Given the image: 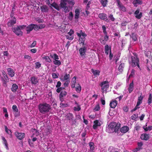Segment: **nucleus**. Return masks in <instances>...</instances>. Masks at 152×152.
Instances as JSON below:
<instances>
[{
  "mask_svg": "<svg viewBox=\"0 0 152 152\" xmlns=\"http://www.w3.org/2000/svg\"><path fill=\"white\" fill-rule=\"evenodd\" d=\"M135 7H137L138 4H141L142 1L140 0H134L132 2Z\"/></svg>",
  "mask_w": 152,
  "mask_h": 152,
  "instance_id": "obj_22",
  "label": "nucleus"
},
{
  "mask_svg": "<svg viewBox=\"0 0 152 152\" xmlns=\"http://www.w3.org/2000/svg\"><path fill=\"white\" fill-rule=\"evenodd\" d=\"M75 4L74 0H61L60 5L61 7H65V6H66L68 4L73 6Z\"/></svg>",
  "mask_w": 152,
  "mask_h": 152,
  "instance_id": "obj_5",
  "label": "nucleus"
},
{
  "mask_svg": "<svg viewBox=\"0 0 152 152\" xmlns=\"http://www.w3.org/2000/svg\"><path fill=\"white\" fill-rule=\"evenodd\" d=\"M40 9L42 12H47L49 10V8L46 5H44L41 7Z\"/></svg>",
  "mask_w": 152,
  "mask_h": 152,
  "instance_id": "obj_20",
  "label": "nucleus"
},
{
  "mask_svg": "<svg viewBox=\"0 0 152 152\" xmlns=\"http://www.w3.org/2000/svg\"><path fill=\"white\" fill-rule=\"evenodd\" d=\"M12 109L14 112L17 113L18 112V109L17 106L16 105H13L12 107Z\"/></svg>",
  "mask_w": 152,
  "mask_h": 152,
  "instance_id": "obj_42",
  "label": "nucleus"
},
{
  "mask_svg": "<svg viewBox=\"0 0 152 152\" xmlns=\"http://www.w3.org/2000/svg\"><path fill=\"white\" fill-rule=\"evenodd\" d=\"M52 76L54 78H56L58 77V76L55 73H52Z\"/></svg>",
  "mask_w": 152,
  "mask_h": 152,
  "instance_id": "obj_62",
  "label": "nucleus"
},
{
  "mask_svg": "<svg viewBox=\"0 0 152 152\" xmlns=\"http://www.w3.org/2000/svg\"><path fill=\"white\" fill-rule=\"evenodd\" d=\"M7 70L8 72V74L10 76L12 77L14 76L15 72L14 70L10 68L7 69Z\"/></svg>",
  "mask_w": 152,
  "mask_h": 152,
  "instance_id": "obj_18",
  "label": "nucleus"
},
{
  "mask_svg": "<svg viewBox=\"0 0 152 152\" xmlns=\"http://www.w3.org/2000/svg\"><path fill=\"white\" fill-rule=\"evenodd\" d=\"M12 30L13 32L17 36H21L23 35V32L21 31L19 28L17 26L12 28Z\"/></svg>",
  "mask_w": 152,
  "mask_h": 152,
  "instance_id": "obj_6",
  "label": "nucleus"
},
{
  "mask_svg": "<svg viewBox=\"0 0 152 152\" xmlns=\"http://www.w3.org/2000/svg\"><path fill=\"white\" fill-rule=\"evenodd\" d=\"M73 110L75 111H78L81 110L80 106H78L75 107L73 108Z\"/></svg>",
  "mask_w": 152,
  "mask_h": 152,
  "instance_id": "obj_47",
  "label": "nucleus"
},
{
  "mask_svg": "<svg viewBox=\"0 0 152 152\" xmlns=\"http://www.w3.org/2000/svg\"><path fill=\"white\" fill-rule=\"evenodd\" d=\"M89 146L90 148V150H94L95 149V147H94V142H90L88 143Z\"/></svg>",
  "mask_w": 152,
  "mask_h": 152,
  "instance_id": "obj_33",
  "label": "nucleus"
},
{
  "mask_svg": "<svg viewBox=\"0 0 152 152\" xmlns=\"http://www.w3.org/2000/svg\"><path fill=\"white\" fill-rule=\"evenodd\" d=\"M129 130V128L127 126H124L122 127L120 129V131L122 133H125Z\"/></svg>",
  "mask_w": 152,
  "mask_h": 152,
  "instance_id": "obj_19",
  "label": "nucleus"
},
{
  "mask_svg": "<svg viewBox=\"0 0 152 152\" xmlns=\"http://www.w3.org/2000/svg\"><path fill=\"white\" fill-rule=\"evenodd\" d=\"M70 77V75L69 74H66L64 76V78L61 79V80L63 81L67 80Z\"/></svg>",
  "mask_w": 152,
  "mask_h": 152,
  "instance_id": "obj_38",
  "label": "nucleus"
},
{
  "mask_svg": "<svg viewBox=\"0 0 152 152\" xmlns=\"http://www.w3.org/2000/svg\"><path fill=\"white\" fill-rule=\"evenodd\" d=\"M79 41L80 44H82L83 45H86V44H84V42L85 39V37H79Z\"/></svg>",
  "mask_w": 152,
  "mask_h": 152,
  "instance_id": "obj_30",
  "label": "nucleus"
},
{
  "mask_svg": "<svg viewBox=\"0 0 152 152\" xmlns=\"http://www.w3.org/2000/svg\"><path fill=\"white\" fill-rule=\"evenodd\" d=\"M76 82V77L74 76L72 79V84H75Z\"/></svg>",
  "mask_w": 152,
  "mask_h": 152,
  "instance_id": "obj_53",
  "label": "nucleus"
},
{
  "mask_svg": "<svg viewBox=\"0 0 152 152\" xmlns=\"http://www.w3.org/2000/svg\"><path fill=\"white\" fill-rule=\"evenodd\" d=\"M100 86L102 87V90L103 93L105 91H106L107 89L108 88L109 86L108 82L107 81L102 82Z\"/></svg>",
  "mask_w": 152,
  "mask_h": 152,
  "instance_id": "obj_7",
  "label": "nucleus"
},
{
  "mask_svg": "<svg viewBox=\"0 0 152 152\" xmlns=\"http://www.w3.org/2000/svg\"><path fill=\"white\" fill-rule=\"evenodd\" d=\"M147 123L146 124L145 126H144L143 127V129L145 131H150L152 129V126H149L148 127H147Z\"/></svg>",
  "mask_w": 152,
  "mask_h": 152,
  "instance_id": "obj_24",
  "label": "nucleus"
},
{
  "mask_svg": "<svg viewBox=\"0 0 152 152\" xmlns=\"http://www.w3.org/2000/svg\"><path fill=\"white\" fill-rule=\"evenodd\" d=\"M120 127V124L118 123L116 124L115 122H112L108 125L107 130L110 133L114 132H116Z\"/></svg>",
  "mask_w": 152,
  "mask_h": 152,
  "instance_id": "obj_2",
  "label": "nucleus"
},
{
  "mask_svg": "<svg viewBox=\"0 0 152 152\" xmlns=\"http://www.w3.org/2000/svg\"><path fill=\"white\" fill-rule=\"evenodd\" d=\"M64 88V87H60L56 89V91L57 93H59Z\"/></svg>",
  "mask_w": 152,
  "mask_h": 152,
  "instance_id": "obj_54",
  "label": "nucleus"
},
{
  "mask_svg": "<svg viewBox=\"0 0 152 152\" xmlns=\"http://www.w3.org/2000/svg\"><path fill=\"white\" fill-rule=\"evenodd\" d=\"M140 138L142 140H147L149 139V134L144 133L141 134Z\"/></svg>",
  "mask_w": 152,
  "mask_h": 152,
  "instance_id": "obj_17",
  "label": "nucleus"
},
{
  "mask_svg": "<svg viewBox=\"0 0 152 152\" xmlns=\"http://www.w3.org/2000/svg\"><path fill=\"white\" fill-rule=\"evenodd\" d=\"M43 59H45L46 61L48 62L49 63L51 62L52 61L50 59L49 57L48 56H45L42 57Z\"/></svg>",
  "mask_w": 152,
  "mask_h": 152,
  "instance_id": "obj_36",
  "label": "nucleus"
},
{
  "mask_svg": "<svg viewBox=\"0 0 152 152\" xmlns=\"http://www.w3.org/2000/svg\"><path fill=\"white\" fill-rule=\"evenodd\" d=\"M73 17V15L72 14V12H71L69 13V19L70 20H71L72 19Z\"/></svg>",
  "mask_w": 152,
  "mask_h": 152,
  "instance_id": "obj_50",
  "label": "nucleus"
},
{
  "mask_svg": "<svg viewBox=\"0 0 152 152\" xmlns=\"http://www.w3.org/2000/svg\"><path fill=\"white\" fill-rule=\"evenodd\" d=\"M129 63L133 67H134L137 66L140 68L139 59L136 56L131 57V61H129Z\"/></svg>",
  "mask_w": 152,
  "mask_h": 152,
  "instance_id": "obj_3",
  "label": "nucleus"
},
{
  "mask_svg": "<svg viewBox=\"0 0 152 152\" xmlns=\"http://www.w3.org/2000/svg\"><path fill=\"white\" fill-rule=\"evenodd\" d=\"M75 19H77L79 17L80 13V10L78 9H77L75 10Z\"/></svg>",
  "mask_w": 152,
  "mask_h": 152,
  "instance_id": "obj_23",
  "label": "nucleus"
},
{
  "mask_svg": "<svg viewBox=\"0 0 152 152\" xmlns=\"http://www.w3.org/2000/svg\"><path fill=\"white\" fill-rule=\"evenodd\" d=\"M142 13L141 12L139 14L136 15L135 17L138 19H140L142 16Z\"/></svg>",
  "mask_w": 152,
  "mask_h": 152,
  "instance_id": "obj_48",
  "label": "nucleus"
},
{
  "mask_svg": "<svg viewBox=\"0 0 152 152\" xmlns=\"http://www.w3.org/2000/svg\"><path fill=\"white\" fill-rule=\"evenodd\" d=\"M87 48V45H83L79 50L80 55L81 56H84L86 51Z\"/></svg>",
  "mask_w": 152,
  "mask_h": 152,
  "instance_id": "obj_9",
  "label": "nucleus"
},
{
  "mask_svg": "<svg viewBox=\"0 0 152 152\" xmlns=\"http://www.w3.org/2000/svg\"><path fill=\"white\" fill-rule=\"evenodd\" d=\"M67 92L65 91H63L61 92L59 96L61 97H64L65 96Z\"/></svg>",
  "mask_w": 152,
  "mask_h": 152,
  "instance_id": "obj_39",
  "label": "nucleus"
},
{
  "mask_svg": "<svg viewBox=\"0 0 152 152\" xmlns=\"http://www.w3.org/2000/svg\"><path fill=\"white\" fill-rule=\"evenodd\" d=\"M73 33H74L72 29H71L70 30V31L68 33V34L70 36H72V34H73Z\"/></svg>",
  "mask_w": 152,
  "mask_h": 152,
  "instance_id": "obj_60",
  "label": "nucleus"
},
{
  "mask_svg": "<svg viewBox=\"0 0 152 152\" xmlns=\"http://www.w3.org/2000/svg\"><path fill=\"white\" fill-rule=\"evenodd\" d=\"M137 117V115L135 114H134L132 116V120H134L136 119V118Z\"/></svg>",
  "mask_w": 152,
  "mask_h": 152,
  "instance_id": "obj_56",
  "label": "nucleus"
},
{
  "mask_svg": "<svg viewBox=\"0 0 152 152\" xmlns=\"http://www.w3.org/2000/svg\"><path fill=\"white\" fill-rule=\"evenodd\" d=\"M108 39V36H107V34L105 35V36L104 37H102L100 39V42L103 44H105L106 42Z\"/></svg>",
  "mask_w": 152,
  "mask_h": 152,
  "instance_id": "obj_16",
  "label": "nucleus"
},
{
  "mask_svg": "<svg viewBox=\"0 0 152 152\" xmlns=\"http://www.w3.org/2000/svg\"><path fill=\"white\" fill-rule=\"evenodd\" d=\"M99 17L101 20H104L105 21L109 22V20H108L107 17L105 14L104 13H100L99 15Z\"/></svg>",
  "mask_w": 152,
  "mask_h": 152,
  "instance_id": "obj_12",
  "label": "nucleus"
},
{
  "mask_svg": "<svg viewBox=\"0 0 152 152\" xmlns=\"http://www.w3.org/2000/svg\"><path fill=\"white\" fill-rule=\"evenodd\" d=\"M31 131L33 132H34L36 133V134L37 135L38 134L39 132H38L37 130L36 129H31Z\"/></svg>",
  "mask_w": 152,
  "mask_h": 152,
  "instance_id": "obj_63",
  "label": "nucleus"
},
{
  "mask_svg": "<svg viewBox=\"0 0 152 152\" xmlns=\"http://www.w3.org/2000/svg\"><path fill=\"white\" fill-rule=\"evenodd\" d=\"M109 46L108 45H107L105 46L104 52L105 54L107 55H108L109 53Z\"/></svg>",
  "mask_w": 152,
  "mask_h": 152,
  "instance_id": "obj_35",
  "label": "nucleus"
},
{
  "mask_svg": "<svg viewBox=\"0 0 152 152\" xmlns=\"http://www.w3.org/2000/svg\"><path fill=\"white\" fill-rule=\"evenodd\" d=\"M143 97L142 96V94H141V95H140V96L138 97V101L137 102V105H140V104L142 103V100L143 99Z\"/></svg>",
  "mask_w": 152,
  "mask_h": 152,
  "instance_id": "obj_29",
  "label": "nucleus"
},
{
  "mask_svg": "<svg viewBox=\"0 0 152 152\" xmlns=\"http://www.w3.org/2000/svg\"><path fill=\"white\" fill-rule=\"evenodd\" d=\"M38 107L39 112L42 114H45L49 112L51 109L50 105L46 103L40 104Z\"/></svg>",
  "mask_w": 152,
  "mask_h": 152,
  "instance_id": "obj_1",
  "label": "nucleus"
},
{
  "mask_svg": "<svg viewBox=\"0 0 152 152\" xmlns=\"http://www.w3.org/2000/svg\"><path fill=\"white\" fill-rule=\"evenodd\" d=\"M18 26L20 28V29L21 30V29H23L25 28L26 27V26L25 25H20L19 26Z\"/></svg>",
  "mask_w": 152,
  "mask_h": 152,
  "instance_id": "obj_55",
  "label": "nucleus"
},
{
  "mask_svg": "<svg viewBox=\"0 0 152 152\" xmlns=\"http://www.w3.org/2000/svg\"><path fill=\"white\" fill-rule=\"evenodd\" d=\"M5 132L8 134L11 135L12 132L6 126H5Z\"/></svg>",
  "mask_w": 152,
  "mask_h": 152,
  "instance_id": "obj_43",
  "label": "nucleus"
},
{
  "mask_svg": "<svg viewBox=\"0 0 152 152\" xmlns=\"http://www.w3.org/2000/svg\"><path fill=\"white\" fill-rule=\"evenodd\" d=\"M18 88V86L15 84H13L11 88L12 91L14 92H15L16 91Z\"/></svg>",
  "mask_w": 152,
  "mask_h": 152,
  "instance_id": "obj_26",
  "label": "nucleus"
},
{
  "mask_svg": "<svg viewBox=\"0 0 152 152\" xmlns=\"http://www.w3.org/2000/svg\"><path fill=\"white\" fill-rule=\"evenodd\" d=\"M54 64L58 66H59L61 64V61L58 60H54L53 61Z\"/></svg>",
  "mask_w": 152,
  "mask_h": 152,
  "instance_id": "obj_41",
  "label": "nucleus"
},
{
  "mask_svg": "<svg viewBox=\"0 0 152 152\" xmlns=\"http://www.w3.org/2000/svg\"><path fill=\"white\" fill-rule=\"evenodd\" d=\"M16 22V19L15 17L9 18L7 25L9 27H12Z\"/></svg>",
  "mask_w": 152,
  "mask_h": 152,
  "instance_id": "obj_8",
  "label": "nucleus"
},
{
  "mask_svg": "<svg viewBox=\"0 0 152 152\" xmlns=\"http://www.w3.org/2000/svg\"><path fill=\"white\" fill-rule=\"evenodd\" d=\"M51 5L55 8L58 10H59V8L58 6L56 3H53L51 4Z\"/></svg>",
  "mask_w": 152,
  "mask_h": 152,
  "instance_id": "obj_37",
  "label": "nucleus"
},
{
  "mask_svg": "<svg viewBox=\"0 0 152 152\" xmlns=\"http://www.w3.org/2000/svg\"><path fill=\"white\" fill-rule=\"evenodd\" d=\"M117 104V102L115 100H113L110 103V107L112 108H115Z\"/></svg>",
  "mask_w": 152,
  "mask_h": 152,
  "instance_id": "obj_21",
  "label": "nucleus"
},
{
  "mask_svg": "<svg viewBox=\"0 0 152 152\" xmlns=\"http://www.w3.org/2000/svg\"><path fill=\"white\" fill-rule=\"evenodd\" d=\"M113 54L112 53L111 51L110 48V55H109V58L110 60H111L113 57Z\"/></svg>",
  "mask_w": 152,
  "mask_h": 152,
  "instance_id": "obj_58",
  "label": "nucleus"
},
{
  "mask_svg": "<svg viewBox=\"0 0 152 152\" xmlns=\"http://www.w3.org/2000/svg\"><path fill=\"white\" fill-rule=\"evenodd\" d=\"M100 123L101 121H99L97 120L94 121V124L93 126V128L94 129H96L98 127L100 126L101 125Z\"/></svg>",
  "mask_w": 152,
  "mask_h": 152,
  "instance_id": "obj_14",
  "label": "nucleus"
},
{
  "mask_svg": "<svg viewBox=\"0 0 152 152\" xmlns=\"http://www.w3.org/2000/svg\"><path fill=\"white\" fill-rule=\"evenodd\" d=\"M116 0L118 6L120 8V10L124 12L126 11V8L121 3L120 0Z\"/></svg>",
  "mask_w": 152,
  "mask_h": 152,
  "instance_id": "obj_13",
  "label": "nucleus"
},
{
  "mask_svg": "<svg viewBox=\"0 0 152 152\" xmlns=\"http://www.w3.org/2000/svg\"><path fill=\"white\" fill-rule=\"evenodd\" d=\"M91 72L95 76L99 75L100 71L98 70H94V69H91Z\"/></svg>",
  "mask_w": 152,
  "mask_h": 152,
  "instance_id": "obj_31",
  "label": "nucleus"
},
{
  "mask_svg": "<svg viewBox=\"0 0 152 152\" xmlns=\"http://www.w3.org/2000/svg\"><path fill=\"white\" fill-rule=\"evenodd\" d=\"M2 139L3 141V143L5 145L6 149H8V144L5 138L4 137H2Z\"/></svg>",
  "mask_w": 152,
  "mask_h": 152,
  "instance_id": "obj_34",
  "label": "nucleus"
},
{
  "mask_svg": "<svg viewBox=\"0 0 152 152\" xmlns=\"http://www.w3.org/2000/svg\"><path fill=\"white\" fill-rule=\"evenodd\" d=\"M152 96L151 94H150L148 100V104H150L152 102Z\"/></svg>",
  "mask_w": 152,
  "mask_h": 152,
  "instance_id": "obj_45",
  "label": "nucleus"
},
{
  "mask_svg": "<svg viewBox=\"0 0 152 152\" xmlns=\"http://www.w3.org/2000/svg\"><path fill=\"white\" fill-rule=\"evenodd\" d=\"M134 88V86L133 82H132L129 85L128 90L129 93H131L133 91Z\"/></svg>",
  "mask_w": 152,
  "mask_h": 152,
  "instance_id": "obj_27",
  "label": "nucleus"
},
{
  "mask_svg": "<svg viewBox=\"0 0 152 152\" xmlns=\"http://www.w3.org/2000/svg\"><path fill=\"white\" fill-rule=\"evenodd\" d=\"M131 37L134 41H135L137 40V39L136 37V34L134 33H132L131 35Z\"/></svg>",
  "mask_w": 152,
  "mask_h": 152,
  "instance_id": "obj_40",
  "label": "nucleus"
},
{
  "mask_svg": "<svg viewBox=\"0 0 152 152\" xmlns=\"http://www.w3.org/2000/svg\"><path fill=\"white\" fill-rule=\"evenodd\" d=\"M34 25V24H31L26 27V30L27 31V34H29L33 30Z\"/></svg>",
  "mask_w": 152,
  "mask_h": 152,
  "instance_id": "obj_15",
  "label": "nucleus"
},
{
  "mask_svg": "<svg viewBox=\"0 0 152 152\" xmlns=\"http://www.w3.org/2000/svg\"><path fill=\"white\" fill-rule=\"evenodd\" d=\"M66 38L69 40H72L74 38L73 36H69L68 35H66Z\"/></svg>",
  "mask_w": 152,
  "mask_h": 152,
  "instance_id": "obj_59",
  "label": "nucleus"
},
{
  "mask_svg": "<svg viewBox=\"0 0 152 152\" xmlns=\"http://www.w3.org/2000/svg\"><path fill=\"white\" fill-rule=\"evenodd\" d=\"M54 60H58L59 59L58 56L56 53L54 54Z\"/></svg>",
  "mask_w": 152,
  "mask_h": 152,
  "instance_id": "obj_64",
  "label": "nucleus"
},
{
  "mask_svg": "<svg viewBox=\"0 0 152 152\" xmlns=\"http://www.w3.org/2000/svg\"><path fill=\"white\" fill-rule=\"evenodd\" d=\"M102 29L103 31V32L104 33V34L106 35L107 34V31H106V28L105 27V26L104 25L102 27Z\"/></svg>",
  "mask_w": 152,
  "mask_h": 152,
  "instance_id": "obj_51",
  "label": "nucleus"
},
{
  "mask_svg": "<svg viewBox=\"0 0 152 152\" xmlns=\"http://www.w3.org/2000/svg\"><path fill=\"white\" fill-rule=\"evenodd\" d=\"M66 120L69 121V123L72 125L75 124L76 123V120L74 118L73 114L71 113L67 114L65 116Z\"/></svg>",
  "mask_w": 152,
  "mask_h": 152,
  "instance_id": "obj_4",
  "label": "nucleus"
},
{
  "mask_svg": "<svg viewBox=\"0 0 152 152\" xmlns=\"http://www.w3.org/2000/svg\"><path fill=\"white\" fill-rule=\"evenodd\" d=\"M108 18H110V20L113 21H114L115 20V19L113 17V15L112 14L108 16Z\"/></svg>",
  "mask_w": 152,
  "mask_h": 152,
  "instance_id": "obj_49",
  "label": "nucleus"
},
{
  "mask_svg": "<svg viewBox=\"0 0 152 152\" xmlns=\"http://www.w3.org/2000/svg\"><path fill=\"white\" fill-rule=\"evenodd\" d=\"M15 134L16 137L19 140H22L25 137V134L23 133L16 132Z\"/></svg>",
  "mask_w": 152,
  "mask_h": 152,
  "instance_id": "obj_11",
  "label": "nucleus"
},
{
  "mask_svg": "<svg viewBox=\"0 0 152 152\" xmlns=\"http://www.w3.org/2000/svg\"><path fill=\"white\" fill-rule=\"evenodd\" d=\"M39 80L38 78L35 76H32L30 78V81L32 84L37 85L39 83Z\"/></svg>",
  "mask_w": 152,
  "mask_h": 152,
  "instance_id": "obj_10",
  "label": "nucleus"
},
{
  "mask_svg": "<svg viewBox=\"0 0 152 152\" xmlns=\"http://www.w3.org/2000/svg\"><path fill=\"white\" fill-rule=\"evenodd\" d=\"M35 64V68H39L40 67L41 64L39 62H36Z\"/></svg>",
  "mask_w": 152,
  "mask_h": 152,
  "instance_id": "obj_52",
  "label": "nucleus"
},
{
  "mask_svg": "<svg viewBox=\"0 0 152 152\" xmlns=\"http://www.w3.org/2000/svg\"><path fill=\"white\" fill-rule=\"evenodd\" d=\"M77 34L79 37H81L82 36L83 37H85L87 36V35L85 33L83 32L82 30L80 31V33L77 32Z\"/></svg>",
  "mask_w": 152,
  "mask_h": 152,
  "instance_id": "obj_28",
  "label": "nucleus"
},
{
  "mask_svg": "<svg viewBox=\"0 0 152 152\" xmlns=\"http://www.w3.org/2000/svg\"><path fill=\"white\" fill-rule=\"evenodd\" d=\"M78 86H77L76 88V91L78 93H80L81 90V87L79 84H78Z\"/></svg>",
  "mask_w": 152,
  "mask_h": 152,
  "instance_id": "obj_46",
  "label": "nucleus"
},
{
  "mask_svg": "<svg viewBox=\"0 0 152 152\" xmlns=\"http://www.w3.org/2000/svg\"><path fill=\"white\" fill-rule=\"evenodd\" d=\"M124 63H122L119 66L118 68V70L120 73L123 71V69L124 68Z\"/></svg>",
  "mask_w": 152,
  "mask_h": 152,
  "instance_id": "obj_32",
  "label": "nucleus"
},
{
  "mask_svg": "<svg viewBox=\"0 0 152 152\" xmlns=\"http://www.w3.org/2000/svg\"><path fill=\"white\" fill-rule=\"evenodd\" d=\"M71 5H69V6H65V7L62 8L64 9V11L65 12H67L69 11L71 9H72V6L71 7Z\"/></svg>",
  "mask_w": 152,
  "mask_h": 152,
  "instance_id": "obj_25",
  "label": "nucleus"
},
{
  "mask_svg": "<svg viewBox=\"0 0 152 152\" xmlns=\"http://www.w3.org/2000/svg\"><path fill=\"white\" fill-rule=\"evenodd\" d=\"M69 81L68 80H66V82L64 83V87L68 86L69 83Z\"/></svg>",
  "mask_w": 152,
  "mask_h": 152,
  "instance_id": "obj_57",
  "label": "nucleus"
},
{
  "mask_svg": "<svg viewBox=\"0 0 152 152\" xmlns=\"http://www.w3.org/2000/svg\"><path fill=\"white\" fill-rule=\"evenodd\" d=\"M107 1V0H101V3L103 7L106 6Z\"/></svg>",
  "mask_w": 152,
  "mask_h": 152,
  "instance_id": "obj_44",
  "label": "nucleus"
},
{
  "mask_svg": "<svg viewBox=\"0 0 152 152\" xmlns=\"http://www.w3.org/2000/svg\"><path fill=\"white\" fill-rule=\"evenodd\" d=\"M34 28L35 30H37L39 29L38 26L34 24Z\"/></svg>",
  "mask_w": 152,
  "mask_h": 152,
  "instance_id": "obj_61",
  "label": "nucleus"
}]
</instances>
